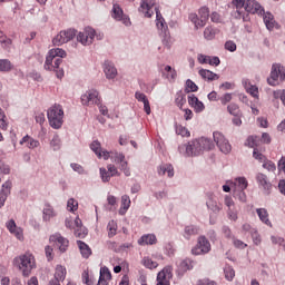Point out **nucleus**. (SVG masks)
<instances>
[{"label": "nucleus", "instance_id": "bb28decb", "mask_svg": "<svg viewBox=\"0 0 285 285\" xmlns=\"http://www.w3.org/2000/svg\"><path fill=\"white\" fill-rule=\"evenodd\" d=\"M82 223L81 219L79 217H76V219L73 220V230H75V235L76 237H80L83 238L88 235V229H82Z\"/></svg>", "mask_w": 285, "mask_h": 285}, {"label": "nucleus", "instance_id": "0e129e2a", "mask_svg": "<svg viewBox=\"0 0 285 285\" xmlns=\"http://www.w3.org/2000/svg\"><path fill=\"white\" fill-rule=\"evenodd\" d=\"M274 99H281L283 106H285V89H278L273 92Z\"/></svg>", "mask_w": 285, "mask_h": 285}, {"label": "nucleus", "instance_id": "f03ea898", "mask_svg": "<svg viewBox=\"0 0 285 285\" xmlns=\"http://www.w3.org/2000/svg\"><path fill=\"white\" fill-rule=\"evenodd\" d=\"M13 266L22 273L23 277H30V275H32V269L37 266V261L32 253L26 252L13 258Z\"/></svg>", "mask_w": 285, "mask_h": 285}, {"label": "nucleus", "instance_id": "5701e85b", "mask_svg": "<svg viewBox=\"0 0 285 285\" xmlns=\"http://www.w3.org/2000/svg\"><path fill=\"white\" fill-rule=\"evenodd\" d=\"M157 173L160 177H164V175H167V177L173 178L175 177V167L170 164H161L157 168Z\"/></svg>", "mask_w": 285, "mask_h": 285}, {"label": "nucleus", "instance_id": "f8f14e48", "mask_svg": "<svg viewBox=\"0 0 285 285\" xmlns=\"http://www.w3.org/2000/svg\"><path fill=\"white\" fill-rule=\"evenodd\" d=\"M62 61L63 60L61 58H53V60H51L48 63V57H47L46 62H45V69L53 70V72H56L58 79H62L63 78V69L59 68V66H61Z\"/></svg>", "mask_w": 285, "mask_h": 285}, {"label": "nucleus", "instance_id": "3c124183", "mask_svg": "<svg viewBox=\"0 0 285 285\" xmlns=\"http://www.w3.org/2000/svg\"><path fill=\"white\" fill-rule=\"evenodd\" d=\"M99 278L110 282V279H112V274H110V269H108V267H101Z\"/></svg>", "mask_w": 285, "mask_h": 285}, {"label": "nucleus", "instance_id": "338daca9", "mask_svg": "<svg viewBox=\"0 0 285 285\" xmlns=\"http://www.w3.org/2000/svg\"><path fill=\"white\" fill-rule=\"evenodd\" d=\"M164 253L165 255H168V257H173L175 255V247L171 243H166L164 246Z\"/></svg>", "mask_w": 285, "mask_h": 285}, {"label": "nucleus", "instance_id": "69168bd1", "mask_svg": "<svg viewBox=\"0 0 285 285\" xmlns=\"http://www.w3.org/2000/svg\"><path fill=\"white\" fill-rule=\"evenodd\" d=\"M271 242H272V244H274V245L282 246V248H284V250H285V239H284V237H281V236H271Z\"/></svg>", "mask_w": 285, "mask_h": 285}, {"label": "nucleus", "instance_id": "f257e3e1", "mask_svg": "<svg viewBox=\"0 0 285 285\" xmlns=\"http://www.w3.org/2000/svg\"><path fill=\"white\" fill-rule=\"evenodd\" d=\"M215 142L209 138H198L189 141L188 144L180 145L178 150L184 157H197L203 155L205 150H213Z\"/></svg>", "mask_w": 285, "mask_h": 285}, {"label": "nucleus", "instance_id": "37998d69", "mask_svg": "<svg viewBox=\"0 0 285 285\" xmlns=\"http://www.w3.org/2000/svg\"><path fill=\"white\" fill-rule=\"evenodd\" d=\"M224 274L227 282H233L235 279V269L230 265L224 267Z\"/></svg>", "mask_w": 285, "mask_h": 285}, {"label": "nucleus", "instance_id": "bf43d9fd", "mask_svg": "<svg viewBox=\"0 0 285 285\" xmlns=\"http://www.w3.org/2000/svg\"><path fill=\"white\" fill-rule=\"evenodd\" d=\"M185 90L186 92H197V90H199V87H197V85L193 80L188 79L186 81Z\"/></svg>", "mask_w": 285, "mask_h": 285}, {"label": "nucleus", "instance_id": "72a5a7b5", "mask_svg": "<svg viewBox=\"0 0 285 285\" xmlns=\"http://www.w3.org/2000/svg\"><path fill=\"white\" fill-rule=\"evenodd\" d=\"M198 75H200V77L203 79H206L207 81H215V79H219V76L208 69H200L198 71Z\"/></svg>", "mask_w": 285, "mask_h": 285}, {"label": "nucleus", "instance_id": "864d4df0", "mask_svg": "<svg viewBox=\"0 0 285 285\" xmlns=\"http://www.w3.org/2000/svg\"><path fill=\"white\" fill-rule=\"evenodd\" d=\"M190 268H193L190 259H184L179 263V271H181V273H186L187 271H190Z\"/></svg>", "mask_w": 285, "mask_h": 285}, {"label": "nucleus", "instance_id": "6e6d98bb", "mask_svg": "<svg viewBox=\"0 0 285 285\" xmlns=\"http://www.w3.org/2000/svg\"><path fill=\"white\" fill-rule=\"evenodd\" d=\"M82 282L86 285H95V283L97 282V279L94 276H90L88 274V272H83L82 273Z\"/></svg>", "mask_w": 285, "mask_h": 285}, {"label": "nucleus", "instance_id": "20e7f679", "mask_svg": "<svg viewBox=\"0 0 285 285\" xmlns=\"http://www.w3.org/2000/svg\"><path fill=\"white\" fill-rule=\"evenodd\" d=\"M233 190L234 199H238L242 204H246L248 197L246 196V188H248V179L246 177H236L234 180H228Z\"/></svg>", "mask_w": 285, "mask_h": 285}, {"label": "nucleus", "instance_id": "a878e982", "mask_svg": "<svg viewBox=\"0 0 285 285\" xmlns=\"http://www.w3.org/2000/svg\"><path fill=\"white\" fill-rule=\"evenodd\" d=\"M63 57H66V50L61 48L51 49L47 56V63H50V61H55V58L63 59Z\"/></svg>", "mask_w": 285, "mask_h": 285}, {"label": "nucleus", "instance_id": "49530a36", "mask_svg": "<svg viewBox=\"0 0 285 285\" xmlns=\"http://www.w3.org/2000/svg\"><path fill=\"white\" fill-rule=\"evenodd\" d=\"M189 20L191 21V23H194L196 29L204 28V26H205L202 23L199 16H197L196 13H190Z\"/></svg>", "mask_w": 285, "mask_h": 285}, {"label": "nucleus", "instance_id": "423d86ee", "mask_svg": "<svg viewBox=\"0 0 285 285\" xmlns=\"http://www.w3.org/2000/svg\"><path fill=\"white\" fill-rule=\"evenodd\" d=\"M111 17L112 19H115V21H119L120 23H122V26H126V28H130L132 26L130 17L124 13V9H121V6L117 3L112 6Z\"/></svg>", "mask_w": 285, "mask_h": 285}, {"label": "nucleus", "instance_id": "a19ab883", "mask_svg": "<svg viewBox=\"0 0 285 285\" xmlns=\"http://www.w3.org/2000/svg\"><path fill=\"white\" fill-rule=\"evenodd\" d=\"M141 264L145 266V268H149V271H153V268H157V266H159V264L153 261L150 257H144L141 259Z\"/></svg>", "mask_w": 285, "mask_h": 285}, {"label": "nucleus", "instance_id": "de8ad7c7", "mask_svg": "<svg viewBox=\"0 0 285 285\" xmlns=\"http://www.w3.org/2000/svg\"><path fill=\"white\" fill-rule=\"evenodd\" d=\"M79 208V202L75 198H69L67 202V209L69 213H75Z\"/></svg>", "mask_w": 285, "mask_h": 285}, {"label": "nucleus", "instance_id": "58836bf2", "mask_svg": "<svg viewBox=\"0 0 285 285\" xmlns=\"http://www.w3.org/2000/svg\"><path fill=\"white\" fill-rule=\"evenodd\" d=\"M227 111L229 112V115H233V117H242L239 106L235 102H232L227 106Z\"/></svg>", "mask_w": 285, "mask_h": 285}, {"label": "nucleus", "instance_id": "e433bc0d", "mask_svg": "<svg viewBox=\"0 0 285 285\" xmlns=\"http://www.w3.org/2000/svg\"><path fill=\"white\" fill-rule=\"evenodd\" d=\"M20 146H24L26 148H37V140H33L30 136H24L20 140Z\"/></svg>", "mask_w": 285, "mask_h": 285}, {"label": "nucleus", "instance_id": "2eb2a0df", "mask_svg": "<svg viewBox=\"0 0 285 285\" xmlns=\"http://www.w3.org/2000/svg\"><path fill=\"white\" fill-rule=\"evenodd\" d=\"M173 277V266H166L157 275V285H170L168 279Z\"/></svg>", "mask_w": 285, "mask_h": 285}, {"label": "nucleus", "instance_id": "ddd939ff", "mask_svg": "<svg viewBox=\"0 0 285 285\" xmlns=\"http://www.w3.org/2000/svg\"><path fill=\"white\" fill-rule=\"evenodd\" d=\"M155 3H157V0H141L138 11L141 12L144 17H147V19H150V17L155 14V11H153Z\"/></svg>", "mask_w": 285, "mask_h": 285}, {"label": "nucleus", "instance_id": "6ab92c4d", "mask_svg": "<svg viewBox=\"0 0 285 285\" xmlns=\"http://www.w3.org/2000/svg\"><path fill=\"white\" fill-rule=\"evenodd\" d=\"M102 68L106 79L112 80L117 78L118 71L117 67H115V62L107 60L104 62Z\"/></svg>", "mask_w": 285, "mask_h": 285}, {"label": "nucleus", "instance_id": "7c9ffc66", "mask_svg": "<svg viewBox=\"0 0 285 285\" xmlns=\"http://www.w3.org/2000/svg\"><path fill=\"white\" fill-rule=\"evenodd\" d=\"M57 214L55 213V208L50 206L49 204H45V207L42 209V219L43 222H50L52 217H55Z\"/></svg>", "mask_w": 285, "mask_h": 285}, {"label": "nucleus", "instance_id": "7ed1b4c3", "mask_svg": "<svg viewBox=\"0 0 285 285\" xmlns=\"http://www.w3.org/2000/svg\"><path fill=\"white\" fill-rule=\"evenodd\" d=\"M63 117H66V114L63 111V106L59 104L52 105L47 110V119H48L49 126L53 128V130H61L63 126Z\"/></svg>", "mask_w": 285, "mask_h": 285}, {"label": "nucleus", "instance_id": "603ef678", "mask_svg": "<svg viewBox=\"0 0 285 285\" xmlns=\"http://www.w3.org/2000/svg\"><path fill=\"white\" fill-rule=\"evenodd\" d=\"M206 206L209 210H213V213H219V210H222V206L217 205V202L213 199L207 200Z\"/></svg>", "mask_w": 285, "mask_h": 285}, {"label": "nucleus", "instance_id": "dca6fc26", "mask_svg": "<svg viewBox=\"0 0 285 285\" xmlns=\"http://www.w3.org/2000/svg\"><path fill=\"white\" fill-rule=\"evenodd\" d=\"M90 148L92 153H95V155L98 157V159H110V153L108 150L101 149V142H99V140H94L90 144Z\"/></svg>", "mask_w": 285, "mask_h": 285}, {"label": "nucleus", "instance_id": "774afa93", "mask_svg": "<svg viewBox=\"0 0 285 285\" xmlns=\"http://www.w3.org/2000/svg\"><path fill=\"white\" fill-rule=\"evenodd\" d=\"M227 217L230 222H237L238 219L237 209H235V207L227 209Z\"/></svg>", "mask_w": 285, "mask_h": 285}, {"label": "nucleus", "instance_id": "c03bdc74", "mask_svg": "<svg viewBox=\"0 0 285 285\" xmlns=\"http://www.w3.org/2000/svg\"><path fill=\"white\" fill-rule=\"evenodd\" d=\"M0 43L2 48L8 49L12 46V39L3 35V31L0 30Z\"/></svg>", "mask_w": 285, "mask_h": 285}, {"label": "nucleus", "instance_id": "8fccbe9b", "mask_svg": "<svg viewBox=\"0 0 285 285\" xmlns=\"http://www.w3.org/2000/svg\"><path fill=\"white\" fill-rule=\"evenodd\" d=\"M175 104L178 108H184V105L186 104V95H183L181 91L177 92Z\"/></svg>", "mask_w": 285, "mask_h": 285}, {"label": "nucleus", "instance_id": "4d7b16f0", "mask_svg": "<svg viewBox=\"0 0 285 285\" xmlns=\"http://www.w3.org/2000/svg\"><path fill=\"white\" fill-rule=\"evenodd\" d=\"M176 135H180V137H190V131L181 125H176Z\"/></svg>", "mask_w": 285, "mask_h": 285}, {"label": "nucleus", "instance_id": "79ce46f5", "mask_svg": "<svg viewBox=\"0 0 285 285\" xmlns=\"http://www.w3.org/2000/svg\"><path fill=\"white\" fill-rule=\"evenodd\" d=\"M215 35H217V30L213 27H207L204 30V39H206L207 41H213V39L215 38Z\"/></svg>", "mask_w": 285, "mask_h": 285}, {"label": "nucleus", "instance_id": "a211bd4d", "mask_svg": "<svg viewBox=\"0 0 285 285\" xmlns=\"http://www.w3.org/2000/svg\"><path fill=\"white\" fill-rule=\"evenodd\" d=\"M156 10V26L159 30L160 35H164V37H168V24L166 23V20L164 19V16H161V12L158 8H155Z\"/></svg>", "mask_w": 285, "mask_h": 285}, {"label": "nucleus", "instance_id": "a18cd8bd", "mask_svg": "<svg viewBox=\"0 0 285 285\" xmlns=\"http://www.w3.org/2000/svg\"><path fill=\"white\" fill-rule=\"evenodd\" d=\"M108 237H115L117 235V222L110 220L107 225Z\"/></svg>", "mask_w": 285, "mask_h": 285}, {"label": "nucleus", "instance_id": "aec40b11", "mask_svg": "<svg viewBox=\"0 0 285 285\" xmlns=\"http://www.w3.org/2000/svg\"><path fill=\"white\" fill-rule=\"evenodd\" d=\"M11 190H12V181L7 180L2 185V188L0 190V208H3V206L6 205V200L8 199V195H10Z\"/></svg>", "mask_w": 285, "mask_h": 285}, {"label": "nucleus", "instance_id": "9b49d317", "mask_svg": "<svg viewBox=\"0 0 285 285\" xmlns=\"http://www.w3.org/2000/svg\"><path fill=\"white\" fill-rule=\"evenodd\" d=\"M49 242H51V244H55L59 250V253H66V250H68V246H69V242L67 240V238H65L63 236H61V234L57 233L50 236Z\"/></svg>", "mask_w": 285, "mask_h": 285}, {"label": "nucleus", "instance_id": "412c9836", "mask_svg": "<svg viewBox=\"0 0 285 285\" xmlns=\"http://www.w3.org/2000/svg\"><path fill=\"white\" fill-rule=\"evenodd\" d=\"M188 104L191 108H194L195 112L197 114L204 112V110H206V106L204 105V102H202L199 98H197L195 95L188 96Z\"/></svg>", "mask_w": 285, "mask_h": 285}, {"label": "nucleus", "instance_id": "6e6552de", "mask_svg": "<svg viewBox=\"0 0 285 285\" xmlns=\"http://www.w3.org/2000/svg\"><path fill=\"white\" fill-rule=\"evenodd\" d=\"M277 79L281 81L285 80V70L282 65H273L271 70V77L267 79V83L269 86H275L277 83Z\"/></svg>", "mask_w": 285, "mask_h": 285}, {"label": "nucleus", "instance_id": "4be33fe9", "mask_svg": "<svg viewBox=\"0 0 285 285\" xmlns=\"http://www.w3.org/2000/svg\"><path fill=\"white\" fill-rule=\"evenodd\" d=\"M7 228L9 233H11V235H14V237H17V239H23V229L17 226L14 219H11L7 223Z\"/></svg>", "mask_w": 285, "mask_h": 285}, {"label": "nucleus", "instance_id": "473e14b6", "mask_svg": "<svg viewBox=\"0 0 285 285\" xmlns=\"http://www.w3.org/2000/svg\"><path fill=\"white\" fill-rule=\"evenodd\" d=\"M130 196L128 195H122L121 196V205L119 208V215H125L126 213H128V208H130Z\"/></svg>", "mask_w": 285, "mask_h": 285}, {"label": "nucleus", "instance_id": "5fc2aeb1", "mask_svg": "<svg viewBox=\"0 0 285 285\" xmlns=\"http://www.w3.org/2000/svg\"><path fill=\"white\" fill-rule=\"evenodd\" d=\"M62 32V37L66 39L67 43L68 41H72V39H75V37L77 36V32L75 31V29H68Z\"/></svg>", "mask_w": 285, "mask_h": 285}, {"label": "nucleus", "instance_id": "052dcab7", "mask_svg": "<svg viewBox=\"0 0 285 285\" xmlns=\"http://www.w3.org/2000/svg\"><path fill=\"white\" fill-rule=\"evenodd\" d=\"M263 168H265V170H268V173H275L277 170V166H275V163H273V160H265L263 163Z\"/></svg>", "mask_w": 285, "mask_h": 285}, {"label": "nucleus", "instance_id": "b1692460", "mask_svg": "<svg viewBox=\"0 0 285 285\" xmlns=\"http://www.w3.org/2000/svg\"><path fill=\"white\" fill-rule=\"evenodd\" d=\"M199 233V227L197 225H187L184 228L183 237L187 240L193 239V237H197Z\"/></svg>", "mask_w": 285, "mask_h": 285}, {"label": "nucleus", "instance_id": "0eeeda50", "mask_svg": "<svg viewBox=\"0 0 285 285\" xmlns=\"http://www.w3.org/2000/svg\"><path fill=\"white\" fill-rule=\"evenodd\" d=\"M213 137L220 153H223L224 155L230 154V150H233V147L230 146V142L228 141V139H226V136H224V134L219 131H214Z\"/></svg>", "mask_w": 285, "mask_h": 285}, {"label": "nucleus", "instance_id": "1a4fd4ad", "mask_svg": "<svg viewBox=\"0 0 285 285\" xmlns=\"http://www.w3.org/2000/svg\"><path fill=\"white\" fill-rule=\"evenodd\" d=\"M193 255H206L210 253V242L206 238V236L198 237V242L196 246L191 249Z\"/></svg>", "mask_w": 285, "mask_h": 285}, {"label": "nucleus", "instance_id": "c756f323", "mask_svg": "<svg viewBox=\"0 0 285 285\" xmlns=\"http://www.w3.org/2000/svg\"><path fill=\"white\" fill-rule=\"evenodd\" d=\"M256 213L263 224L269 226V228H273V223H271V219H268V210H266V208H257Z\"/></svg>", "mask_w": 285, "mask_h": 285}, {"label": "nucleus", "instance_id": "c85d7f7f", "mask_svg": "<svg viewBox=\"0 0 285 285\" xmlns=\"http://www.w3.org/2000/svg\"><path fill=\"white\" fill-rule=\"evenodd\" d=\"M262 16L267 30H273L277 26V22L275 21V17L273 16V13L264 11Z\"/></svg>", "mask_w": 285, "mask_h": 285}, {"label": "nucleus", "instance_id": "e2e57ef3", "mask_svg": "<svg viewBox=\"0 0 285 285\" xmlns=\"http://www.w3.org/2000/svg\"><path fill=\"white\" fill-rule=\"evenodd\" d=\"M99 171H100L101 181H104V184L110 181V177L112 176L109 174V171L106 168L100 167Z\"/></svg>", "mask_w": 285, "mask_h": 285}, {"label": "nucleus", "instance_id": "39448f33", "mask_svg": "<svg viewBox=\"0 0 285 285\" xmlns=\"http://www.w3.org/2000/svg\"><path fill=\"white\" fill-rule=\"evenodd\" d=\"M95 37H97V31H95L92 27H86L77 35V41L81 43V46H92Z\"/></svg>", "mask_w": 285, "mask_h": 285}, {"label": "nucleus", "instance_id": "ea45409f", "mask_svg": "<svg viewBox=\"0 0 285 285\" xmlns=\"http://www.w3.org/2000/svg\"><path fill=\"white\" fill-rule=\"evenodd\" d=\"M258 144L259 137L257 136H249L245 141V146H247L248 148H254V150L257 149Z\"/></svg>", "mask_w": 285, "mask_h": 285}, {"label": "nucleus", "instance_id": "f704fd0d", "mask_svg": "<svg viewBox=\"0 0 285 285\" xmlns=\"http://www.w3.org/2000/svg\"><path fill=\"white\" fill-rule=\"evenodd\" d=\"M14 70V65L8 59H0V72H11Z\"/></svg>", "mask_w": 285, "mask_h": 285}, {"label": "nucleus", "instance_id": "13d9d810", "mask_svg": "<svg viewBox=\"0 0 285 285\" xmlns=\"http://www.w3.org/2000/svg\"><path fill=\"white\" fill-rule=\"evenodd\" d=\"M53 46H63V43H67L66 38L63 37L62 31H60L52 40Z\"/></svg>", "mask_w": 285, "mask_h": 285}, {"label": "nucleus", "instance_id": "2f4dec72", "mask_svg": "<svg viewBox=\"0 0 285 285\" xmlns=\"http://www.w3.org/2000/svg\"><path fill=\"white\" fill-rule=\"evenodd\" d=\"M77 246H78L82 257H85V259H88V257H90V255H92V249H90L88 244L83 243L82 240H78Z\"/></svg>", "mask_w": 285, "mask_h": 285}, {"label": "nucleus", "instance_id": "09e8293b", "mask_svg": "<svg viewBox=\"0 0 285 285\" xmlns=\"http://www.w3.org/2000/svg\"><path fill=\"white\" fill-rule=\"evenodd\" d=\"M246 90H247L248 95L254 97V99H259V88L257 86L249 85L248 87H246Z\"/></svg>", "mask_w": 285, "mask_h": 285}, {"label": "nucleus", "instance_id": "4468645a", "mask_svg": "<svg viewBox=\"0 0 285 285\" xmlns=\"http://www.w3.org/2000/svg\"><path fill=\"white\" fill-rule=\"evenodd\" d=\"M256 181H257L259 188L263 189L264 195H271V190L273 188V184H271L268 181V176H266V174L258 173L256 175Z\"/></svg>", "mask_w": 285, "mask_h": 285}, {"label": "nucleus", "instance_id": "393cba45", "mask_svg": "<svg viewBox=\"0 0 285 285\" xmlns=\"http://www.w3.org/2000/svg\"><path fill=\"white\" fill-rule=\"evenodd\" d=\"M157 244V236L155 234H145L138 239L139 246H153Z\"/></svg>", "mask_w": 285, "mask_h": 285}, {"label": "nucleus", "instance_id": "680f3d73", "mask_svg": "<svg viewBox=\"0 0 285 285\" xmlns=\"http://www.w3.org/2000/svg\"><path fill=\"white\" fill-rule=\"evenodd\" d=\"M0 128L2 130H8V118L6 117V114L1 108H0Z\"/></svg>", "mask_w": 285, "mask_h": 285}, {"label": "nucleus", "instance_id": "c9c22d12", "mask_svg": "<svg viewBox=\"0 0 285 285\" xmlns=\"http://www.w3.org/2000/svg\"><path fill=\"white\" fill-rule=\"evenodd\" d=\"M200 21L204 26H206L209 17H210V10L208 9V7H202L198 11Z\"/></svg>", "mask_w": 285, "mask_h": 285}, {"label": "nucleus", "instance_id": "9d476101", "mask_svg": "<svg viewBox=\"0 0 285 285\" xmlns=\"http://www.w3.org/2000/svg\"><path fill=\"white\" fill-rule=\"evenodd\" d=\"M99 91L95 89L88 90L86 94L81 96L82 106L97 105L99 106Z\"/></svg>", "mask_w": 285, "mask_h": 285}, {"label": "nucleus", "instance_id": "f3484780", "mask_svg": "<svg viewBox=\"0 0 285 285\" xmlns=\"http://www.w3.org/2000/svg\"><path fill=\"white\" fill-rule=\"evenodd\" d=\"M244 10L250 14H264V7L256 0H247Z\"/></svg>", "mask_w": 285, "mask_h": 285}, {"label": "nucleus", "instance_id": "cd10ccee", "mask_svg": "<svg viewBox=\"0 0 285 285\" xmlns=\"http://www.w3.org/2000/svg\"><path fill=\"white\" fill-rule=\"evenodd\" d=\"M163 77L167 79L169 83H175V80L177 79V70L167 65L163 71Z\"/></svg>", "mask_w": 285, "mask_h": 285}, {"label": "nucleus", "instance_id": "4c0bfd02", "mask_svg": "<svg viewBox=\"0 0 285 285\" xmlns=\"http://www.w3.org/2000/svg\"><path fill=\"white\" fill-rule=\"evenodd\" d=\"M49 146L52 150H61V138L59 137V134L53 135Z\"/></svg>", "mask_w": 285, "mask_h": 285}]
</instances>
